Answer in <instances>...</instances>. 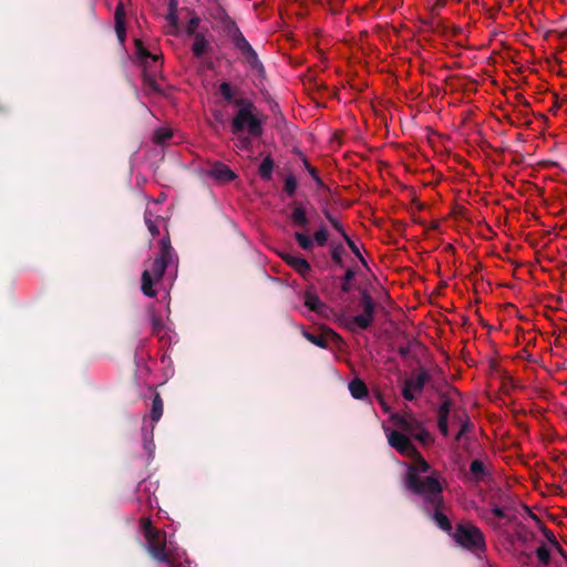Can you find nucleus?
I'll return each mask as SVG.
<instances>
[{"label": "nucleus", "instance_id": "obj_37", "mask_svg": "<svg viewBox=\"0 0 567 567\" xmlns=\"http://www.w3.org/2000/svg\"><path fill=\"white\" fill-rule=\"evenodd\" d=\"M342 238L344 239V241L347 243V245L349 246L351 251L355 255V257H358V259L363 265H365V260H364L363 256L361 255L357 244L347 234H343Z\"/></svg>", "mask_w": 567, "mask_h": 567}, {"label": "nucleus", "instance_id": "obj_39", "mask_svg": "<svg viewBox=\"0 0 567 567\" xmlns=\"http://www.w3.org/2000/svg\"><path fill=\"white\" fill-rule=\"evenodd\" d=\"M162 68V56L158 55V62L155 64L153 60L148 59V71L155 78L156 73L159 72Z\"/></svg>", "mask_w": 567, "mask_h": 567}, {"label": "nucleus", "instance_id": "obj_19", "mask_svg": "<svg viewBox=\"0 0 567 567\" xmlns=\"http://www.w3.org/2000/svg\"><path fill=\"white\" fill-rule=\"evenodd\" d=\"M470 474L471 480L475 483L483 482L487 476H489V472L485 467L484 463L478 458L471 462Z\"/></svg>", "mask_w": 567, "mask_h": 567}, {"label": "nucleus", "instance_id": "obj_28", "mask_svg": "<svg viewBox=\"0 0 567 567\" xmlns=\"http://www.w3.org/2000/svg\"><path fill=\"white\" fill-rule=\"evenodd\" d=\"M344 252L346 250L342 244H331V258L339 267H343L342 256Z\"/></svg>", "mask_w": 567, "mask_h": 567}, {"label": "nucleus", "instance_id": "obj_24", "mask_svg": "<svg viewBox=\"0 0 567 567\" xmlns=\"http://www.w3.org/2000/svg\"><path fill=\"white\" fill-rule=\"evenodd\" d=\"M274 165V161L269 155L261 162L258 174L264 181H270L272 178Z\"/></svg>", "mask_w": 567, "mask_h": 567}, {"label": "nucleus", "instance_id": "obj_40", "mask_svg": "<svg viewBox=\"0 0 567 567\" xmlns=\"http://www.w3.org/2000/svg\"><path fill=\"white\" fill-rule=\"evenodd\" d=\"M542 532H543L544 536L546 537L547 542H548L551 546L557 545V542H558V540H557V538H556L555 534H554L550 529H548V528H547V527H545V526H542Z\"/></svg>", "mask_w": 567, "mask_h": 567}, {"label": "nucleus", "instance_id": "obj_44", "mask_svg": "<svg viewBox=\"0 0 567 567\" xmlns=\"http://www.w3.org/2000/svg\"><path fill=\"white\" fill-rule=\"evenodd\" d=\"M166 20L172 27H177L178 24V17L177 12H167Z\"/></svg>", "mask_w": 567, "mask_h": 567}, {"label": "nucleus", "instance_id": "obj_12", "mask_svg": "<svg viewBox=\"0 0 567 567\" xmlns=\"http://www.w3.org/2000/svg\"><path fill=\"white\" fill-rule=\"evenodd\" d=\"M423 499L426 504L432 505L434 507V513H433L432 518L436 523V525L442 530L452 535L453 526H452L449 517L445 514H443V512H442V509L444 507V501H443L442 493H437V497H436V494L425 495V496H423Z\"/></svg>", "mask_w": 567, "mask_h": 567}, {"label": "nucleus", "instance_id": "obj_41", "mask_svg": "<svg viewBox=\"0 0 567 567\" xmlns=\"http://www.w3.org/2000/svg\"><path fill=\"white\" fill-rule=\"evenodd\" d=\"M152 328L155 333H159L164 328L162 318L158 316H152Z\"/></svg>", "mask_w": 567, "mask_h": 567}, {"label": "nucleus", "instance_id": "obj_8", "mask_svg": "<svg viewBox=\"0 0 567 567\" xmlns=\"http://www.w3.org/2000/svg\"><path fill=\"white\" fill-rule=\"evenodd\" d=\"M393 420L398 429L410 439L413 437L424 445L433 442L431 433L424 427L422 421L417 420L414 415H395Z\"/></svg>", "mask_w": 567, "mask_h": 567}, {"label": "nucleus", "instance_id": "obj_35", "mask_svg": "<svg viewBox=\"0 0 567 567\" xmlns=\"http://www.w3.org/2000/svg\"><path fill=\"white\" fill-rule=\"evenodd\" d=\"M318 246L323 247L328 241V231L322 226L313 235L312 239Z\"/></svg>", "mask_w": 567, "mask_h": 567}, {"label": "nucleus", "instance_id": "obj_38", "mask_svg": "<svg viewBox=\"0 0 567 567\" xmlns=\"http://www.w3.org/2000/svg\"><path fill=\"white\" fill-rule=\"evenodd\" d=\"M324 216L330 221L332 227L341 235L347 234L342 227V225L329 213V210H324Z\"/></svg>", "mask_w": 567, "mask_h": 567}, {"label": "nucleus", "instance_id": "obj_7", "mask_svg": "<svg viewBox=\"0 0 567 567\" xmlns=\"http://www.w3.org/2000/svg\"><path fill=\"white\" fill-rule=\"evenodd\" d=\"M228 33L231 38L234 47L236 48V50L240 52V54L244 56L249 66L252 70H256L258 73L264 72V65L260 62L256 51L246 40L243 32L239 30L235 22H231Z\"/></svg>", "mask_w": 567, "mask_h": 567}, {"label": "nucleus", "instance_id": "obj_50", "mask_svg": "<svg viewBox=\"0 0 567 567\" xmlns=\"http://www.w3.org/2000/svg\"><path fill=\"white\" fill-rule=\"evenodd\" d=\"M241 142H243L245 145H249V143H250L249 137H245Z\"/></svg>", "mask_w": 567, "mask_h": 567}, {"label": "nucleus", "instance_id": "obj_30", "mask_svg": "<svg viewBox=\"0 0 567 567\" xmlns=\"http://www.w3.org/2000/svg\"><path fill=\"white\" fill-rule=\"evenodd\" d=\"M474 429V423L466 416L460 425V430L455 435V442H461L463 436Z\"/></svg>", "mask_w": 567, "mask_h": 567}, {"label": "nucleus", "instance_id": "obj_18", "mask_svg": "<svg viewBox=\"0 0 567 567\" xmlns=\"http://www.w3.org/2000/svg\"><path fill=\"white\" fill-rule=\"evenodd\" d=\"M115 31L117 38L121 42H124L126 37V28H125V10L123 3H118L115 8Z\"/></svg>", "mask_w": 567, "mask_h": 567}, {"label": "nucleus", "instance_id": "obj_47", "mask_svg": "<svg viewBox=\"0 0 567 567\" xmlns=\"http://www.w3.org/2000/svg\"><path fill=\"white\" fill-rule=\"evenodd\" d=\"M516 97L518 100V103H520L524 107H530V103L527 100H525L522 95H517Z\"/></svg>", "mask_w": 567, "mask_h": 567}, {"label": "nucleus", "instance_id": "obj_25", "mask_svg": "<svg viewBox=\"0 0 567 567\" xmlns=\"http://www.w3.org/2000/svg\"><path fill=\"white\" fill-rule=\"evenodd\" d=\"M159 217L154 218L153 214L148 210H146L144 214L145 225L153 237L159 235V228L157 225V221H159Z\"/></svg>", "mask_w": 567, "mask_h": 567}, {"label": "nucleus", "instance_id": "obj_45", "mask_svg": "<svg viewBox=\"0 0 567 567\" xmlns=\"http://www.w3.org/2000/svg\"><path fill=\"white\" fill-rule=\"evenodd\" d=\"M493 514H494L497 518H505V517H506L504 509H503V508H501L499 506H494V507H493Z\"/></svg>", "mask_w": 567, "mask_h": 567}, {"label": "nucleus", "instance_id": "obj_29", "mask_svg": "<svg viewBox=\"0 0 567 567\" xmlns=\"http://www.w3.org/2000/svg\"><path fill=\"white\" fill-rule=\"evenodd\" d=\"M172 135L173 133L171 130L161 127L155 131L153 141L156 144H164L172 137Z\"/></svg>", "mask_w": 567, "mask_h": 567}, {"label": "nucleus", "instance_id": "obj_36", "mask_svg": "<svg viewBox=\"0 0 567 567\" xmlns=\"http://www.w3.org/2000/svg\"><path fill=\"white\" fill-rule=\"evenodd\" d=\"M536 555H537V558L539 559V561L544 566L549 565V563H550V553H549L548 548L545 545H542V546H539L536 549Z\"/></svg>", "mask_w": 567, "mask_h": 567}, {"label": "nucleus", "instance_id": "obj_17", "mask_svg": "<svg viewBox=\"0 0 567 567\" xmlns=\"http://www.w3.org/2000/svg\"><path fill=\"white\" fill-rule=\"evenodd\" d=\"M281 257L295 271H297L303 278H306L311 270L310 264L300 256L285 254Z\"/></svg>", "mask_w": 567, "mask_h": 567}, {"label": "nucleus", "instance_id": "obj_16", "mask_svg": "<svg viewBox=\"0 0 567 567\" xmlns=\"http://www.w3.org/2000/svg\"><path fill=\"white\" fill-rule=\"evenodd\" d=\"M305 306L321 316H327L329 308L326 303H323L320 298L317 296L313 286L309 287L305 291Z\"/></svg>", "mask_w": 567, "mask_h": 567}, {"label": "nucleus", "instance_id": "obj_1", "mask_svg": "<svg viewBox=\"0 0 567 567\" xmlns=\"http://www.w3.org/2000/svg\"><path fill=\"white\" fill-rule=\"evenodd\" d=\"M414 457L412 464H410L406 468V473L404 475V486L412 494L419 496H425L429 494H436L443 492V487L440 481L430 475L422 476L430 471V464L424 460V457L417 452V454L411 455Z\"/></svg>", "mask_w": 567, "mask_h": 567}, {"label": "nucleus", "instance_id": "obj_15", "mask_svg": "<svg viewBox=\"0 0 567 567\" xmlns=\"http://www.w3.org/2000/svg\"><path fill=\"white\" fill-rule=\"evenodd\" d=\"M206 175L212 177L218 184H227L237 177L228 165L218 161L208 165Z\"/></svg>", "mask_w": 567, "mask_h": 567}, {"label": "nucleus", "instance_id": "obj_49", "mask_svg": "<svg viewBox=\"0 0 567 567\" xmlns=\"http://www.w3.org/2000/svg\"><path fill=\"white\" fill-rule=\"evenodd\" d=\"M526 509L529 512V516H530V518H533V519H534V520H536L537 523L542 524V522H540V519L538 518V516H537V515H535L534 513H532V512L529 511V508H528V507H526Z\"/></svg>", "mask_w": 567, "mask_h": 567}, {"label": "nucleus", "instance_id": "obj_13", "mask_svg": "<svg viewBox=\"0 0 567 567\" xmlns=\"http://www.w3.org/2000/svg\"><path fill=\"white\" fill-rule=\"evenodd\" d=\"M439 398L441 400V404L437 408V427L440 433L444 437H449L450 429H449V419L452 410L454 409V402L449 395L447 392H440Z\"/></svg>", "mask_w": 567, "mask_h": 567}, {"label": "nucleus", "instance_id": "obj_3", "mask_svg": "<svg viewBox=\"0 0 567 567\" xmlns=\"http://www.w3.org/2000/svg\"><path fill=\"white\" fill-rule=\"evenodd\" d=\"M238 109L231 120V132L235 135L247 130L248 135L258 138L264 134V122L266 116H258L256 105L248 99L239 97L234 101Z\"/></svg>", "mask_w": 567, "mask_h": 567}, {"label": "nucleus", "instance_id": "obj_5", "mask_svg": "<svg viewBox=\"0 0 567 567\" xmlns=\"http://www.w3.org/2000/svg\"><path fill=\"white\" fill-rule=\"evenodd\" d=\"M145 548L150 556L157 563H164L169 567H181L182 563L167 549L166 533L157 530L145 537Z\"/></svg>", "mask_w": 567, "mask_h": 567}, {"label": "nucleus", "instance_id": "obj_2", "mask_svg": "<svg viewBox=\"0 0 567 567\" xmlns=\"http://www.w3.org/2000/svg\"><path fill=\"white\" fill-rule=\"evenodd\" d=\"M174 258H177L174 248L171 245L169 236L166 235L159 240V254L157 257L152 260L148 268H146L142 272L141 277V290L144 296L150 298H155L157 291L153 288V286L159 282L171 262H173Z\"/></svg>", "mask_w": 567, "mask_h": 567}, {"label": "nucleus", "instance_id": "obj_48", "mask_svg": "<svg viewBox=\"0 0 567 567\" xmlns=\"http://www.w3.org/2000/svg\"><path fill=\"white\" fill-rule=\"evenodd\" d=\"M563 557H567L565 549L561 547V545L557 542V545L553 546Z\"/></svg>", "mask_w": 567, "mask_h": 567}, {"label": "nucleus", "instance_id": "obj_4", "mask_svg": "<svg viewBox=\"0 0 567 567\" xmlns=\"http://www.w3.org/2000/svg\"><path fill=\"white\" fill-rule=\"evenodd\" d=\"M452 537L461 547L472 553L480 554L486 550L485 537L473 524H457Z\"/></svg>", "mask_w": 567, "mask_h": 567}, {"label": "nucleus", "instance_id": "obj_32", "mask_svg": "<svg viewBox=\"0 0 567 567\" xmlns=\"http://www.w3.org/2000/svg\"><path fill=\"white\" fill-rule=\"evenodd\" d=\"M219 93L220 95L227 101L233 102L236 100L234 99V92L231 89V85L228 82H223L219 84Z\"/></svg>", "mask_w": 567, "mask_h": 567}, {"label": "nucleus", "instance_id": "obj_20", "mask_svg": "<svg viewBox=\"0 0 567 567\" xmlns=\"http://www.w3.org/2000/svg\"><path fill=\"white\" fill-rule=\"evenodd\" d=\"M349 391L354 399L362 400L368 396L369 390L367 384L359 378H355L349 383Z\"/></svg>", "mask_w": 567, "mask_h": 567}, {"label": "nucleus", "instance_id": "obj_14", "mask_svg": "<svg viewBox=\"0 0 567 567\" xmlns=\"http://www.w3.org/2000/svg\"><path fill=\"white\" fill-rule=\"evenodd\" d=\"M386 436L389 445L395 449L401 455L410 456L417 454V449L414 446L411 439L400 429L390 431Z\"/></svg>", "mask_w": 567, "mask_h": 567}, {"label": "nucleus", "instance_id": "obj_46", "mask_svg": "<svg viewBox=\"0 0 567 567\" xmlns=\"http://www.w3.org/2000/svg\"><path fill=\"white\" fill-rule=\"evenodd\" d=\"M168 12H177V0L168 1Z\"/></svg>", "mask_w": 567, "mask_h": 567}, {"label": "nucleus", "instance_id": "obj_6", "mask_svg": "<svg viewBox=\"0 0 567 567\" xmlns=\"http://www.w3.org/2000/svg\"><path fill=\"white\" fill-rule=\"evenodd\" d=\"M359 305L362 309V312L352 317L346 323V327L350 331H355L357 328L367 330L372 326L374 321L377 303L367 289L360 291Z\"/></svg>", "mask_w": 567, "mask_h": 567}, {"label": "nucleus", "instance_id": "obj_42", "mask_svg": "<svg viewBox=\"0 0 567 567\" xmlns=\"http://www.w3.org/2000/svg\"><path fill=\"white\" fill-rule=\"evenodd\" d=\"M199 18L198 17H193L190 20H189V23L187 25V33L188 34H196V29L197 27L199 25Z\"/></svg>", "mask_w": 567, "mask_h": 567}, {"label": "nucleus", "instance_id": "obj_21", "mask_svg": "<svg viewBox=\"0 0 567 567\" xmlns=\"http://www.w3.org/2000/svg\"><path fill=\"white\" fill-rule=\"evenodd\" d=\"M162 415H163V400H162L159 393H155V395L152 400L150 417L153 423H156L159 421Z\"/></svg>", "mask_w": 567, "mask_h": 567}, {"label": "nucleus", "instance_id": "obj_27", "mask_svg": "<svg viewBox=\"0 0 567 567\" xmlns=\"http://www.w3.org/2000/svg\"><path fill=\"white\" fill-rule=\"evenodd\" d=\"M298 245L307 251H311L315 247V241L306 234L296 231L293 235Z\"/></svg>", "mask_w": 567, "mask_h": 567}, {"label": "nucleus", "instance_id": "obj_51", "mask_svg": "<svg viewBox=\"0 0 567 567\" xmlns=\"http://www.w3.org/2000/svg\"><path fill=\"white\" fill-rule=\"evenodd\" d=\"M522 556H524L526 559L530 558V554H527V553H522Z\"/></svg>", "mask_w": 567, "mask_h": 567}, {"label": "nucleus", "instance_id": "obj_43", "mask_svg": "<svg viewBox=\"0 0 567 567\" xmlns=\"http://www.w3.org/2000/svg\"><path fill=\"white\" fill-rule=\"evenodd\" d=\"M414 341H409V343L406 346H399L398 347V353L400 354L401 358L403 359H406L411 352V343H413Z\"/></svg>", "mask_w": 567, "mask_h": 567}, {"label": "nucleus", "instance_id": "obj_23", "mask_svg": "<svg viewBox=\"0 0 567 567\" xmlns=\"http://www.w3.org/2000/svg\"><path fill=\"white\" fill-rule=\"evenodd\" d=\"M291 220L293 225L306 228L309 225V219L306 215L303 207L296 206L291 213Z\"/></svg>", "mask_w": 567, "mask_h": 567}, {"label": "nucleus", "instance_id": "obj_11", "mask_svg": "<svg viewBox=\"0 0 567 567\" xmlns=\"http://www.w3.org/2000/svg\"><path fill=\"white\" fill-rule=\"evenodd\" d=\"M135 51L136 55L143 65V78L144 82L155 92H161V87L158 86L156 80H154V76L148 71V59L153 60V62L156 64L158 62V55L152 54L147 51V49L144 47L142 40L136 39L135 40Z\"/></svg>", "mask_w": 567, "mask_h": 567}, {"label": "nucleus", "instance_id": "obj_31", "mask_svg": "<svg viewBox=\"0 0 567 567\" xmlns=\"http://www.w3.org/2000/svg\"><path fill=\"white\" fill-rule=\"evenodd\" d=\"M301 159L303 163L305 168L308 171V173L311 175V177L315 179L318 186H322L323 182L319 177L317 169L309 163L306 156L301 155Z\"/></svg>", "mask_w": 567, "mask_h": 567}, {"label": "nucleus", "instance_id": "obj_34", "mask_svg": "<svg viewBox=\"0 0 567 567\" xmlns=\"http://www.w3.org/2000/svg\"><path fill=\"white\" fill-rule=\"evenodd\" d=\"M141 529L143 530L144 537L151 536V534L157 532L155 527L152 525V520L150 517H142L140 520Z\"/></svg>", "mask_w": 567, "mask_h": 567}, {"label": "nucleus", "instance_id": "obj_26", "mask_svg": "<svg viewBox=\"0 0 567 567\" xmlns=\"http://www.w3.org/2000/svg\"><path fill=\"white\" fill-rule=\"evenodd\" d=\"M357 275V271L353 269V268H348L343 275V277L341 278V291L344 292V293H348L351 291L352 289V285H351V281L354 279Z\"/></svg>", "mask_w": 567, "mask_h": 567}, {"label": "nucleus", "instance_id": "obj_33", "mask_svg": "<svg viewBox=\"0 0 567 567\" xmlns=\"http://www.w3.org/2000/svg\"><path fill=\"white\" fill-rule=\"evenodd\" d=\"M298 186L297 178L293 175H288L285 179L284 189L289 196H293Z\"/></svg>", "mask_w": 567, "mask_h": 567}, {"label": "nucleus", "instance_id": "obj_9", "mask_svg": "<svg viewBox=\"0 0 567 567\" xmlns=\"http://www.w3.org/2000/svg\"><path fill=\"white\" fill-rule=\"evenodd\" d=\"M302 336L306 340L321 349H328L330 343H334L338 347L343 343L340 334L326 326L320 327L315 332L302 330Z\"/></svg>", "mask_w": 567, "mask_h": 567}, {"label": "nucleus", "instance_id": "obj_10", "mask_svg": "<svg viewBox=\"0 0 567 567\" xmlns=\"http://www.w3.org/2000/svg\"><path fill=\"white\" fill-rule=\"evenodd\" d=\"M430 373L424 368H421L415 378H406L403 381V386L401 390L402 396L406 401H414L416 395L423 392L424 386L430 381Z\"/></svg>", "mask_w": 567, "mask_h": 567}, {"label": "nucleus", "instance_id": "obj_22", "mask_svg": "<svg viewBox=\"0 0 567 567\" xmlns=\"http://www.w3.org/2000/svg\"><path fill=\"white\" fill-rule=\"evenodd\" d=\"M208 49V42L202 33L195 34V40L192 45L193 54L200 58Z\"/></svg>", "mask_w": 567, "mask_h": 567}]
</instances>
